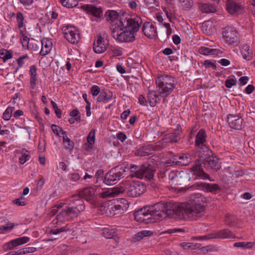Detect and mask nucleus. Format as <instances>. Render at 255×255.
<instances>
[{
  "mask_svg": "<svg viewBox=\"0 0 255 255\" xmlns=\"http://www.w3.org/2000/svg\"><path fill=\"white\" fill-rule=\"evenodd\" d=\"M200 195L197 194L191 201L183 203H166V216L178 220H195L203 216L205 207L201 203Z\"/></svg>",
  "mask_w": 255,
  "mask_h": 255,
  "instance_id": "f257e3e1",
  "label": "nucleus"
},
{
  "mask_svg": "<svg viewBox=\"0 0 255 255\" xmlns=\"http://www.w3.org/2000/svg\"><path fill=\"white\" fill-rule=\"evenodd\" d=\"M139 17L123 18L120 20L114 21L110 26L111 35L116 40L121 42H129L134 40V33L141 24Z\"/></svg>",
  "mask_w": 255,
  "mask_h": 255,
  "instance_id": "f03ea898",
  "label": "nucleus"
},
{
  "mask_svg": "<svg viewBox=\"0 0 255 255\" xmlns=\"http://www.w3.org/2000/svg\"><path fill=\"white\" fill-rule=\"evenodd\" d=\"M64 201H66L67 205H65V208L61 209L57 215L56 218L52 221L50 225L51 226L53 225L58 226L65 221L72 220L85 210V205L84 201L81 199H70Z\"/></svg>",
  "mask_w": 255,
  "mask_h": 255,
  "instance_id": "7ed1b4c3",
  "label": "nucleus"
},
{
  "mask_svg": "<svg viewBox=\"0 0 255 255\" xmlns=\"http://www.w3.org/2000/svg\"><path fill=\"white\" fill-rule=\"evenodd\" d=\"M166 203H159L151 208H144L134 212L135 220L138 222H146L147 220L159 217L162 218L166 215Z\"/></svg>",
  "mask_w": 255,
  "mask_h": 255,
  "instance_id": "20e7f679",
  "label": "nucleus"
},
{
  "mask_svg": "<svg viewBox=\"0 0 255 255\" xmlns=\"http://www.w3.org/2000/svg\"><path fill=\"white\" fill-rule=\"evenodd\" d=\"M155 84L160 95L166 98L169 95L176 84V79L169 75H160L155 79Z\"/></svg>",
  "mask_w": 255,
  "mask_h": 255,
  "instance_id": "39448f33",
  "label": "nucleus"
},
{
  "mask_svg": "<svg viewBox=\"0 0 255 255\" xmlns=\"http://www.w3.org/2000/svg\"><path fill=\"white\" fill-rule=\"evenodd\" d=\"M119 187L123 189L122 193L126 192L131 197L139 196L146 190V186L139 181H127Z\"/></svg>",
  "mask_w": 255,
  "mask_h": 255,
  "instance_id": "423d86ee",
  "label": "nucleus"
},
{
  "mask_svg": "<svg viewBox=\"0 0 255 255\" xmlns=\"http://www.w3.org/2000/svg\"><path fill=\"white\" fill-rule=\"evenodd\" d=\"M64 38L70 43L75 44L78 43L80 38V33L78 29L74 26H64L62 29Z\"/></svg>",
  "mask_w": 255,
  "mask_h": 255,
  "instance_id": "0eeeda50",
  "label": "nucleus"
},
{
  "mask_svg": "<svg viewBox=\"0 0 255 255\" xmlns=\"http://www.w3.org/2000/svg\"><path fill=\"white\" fill-rule=\"evenodd\" d=\"M181 132V127L179 125H178L175 131L164 135L161 140L156 142V146L159 148H164L169 143L177 142L178 141L177 137L179 135Z\"/></svg>",
  "mask_w": 255,
  "mask_h": 255,
  "instance_id": "6e6552de",
  "label": "nucleus"
},
{
  "mask_svg": "<svg viewBox=\"0 0 255 255\" xmlns=\"http://www.w3.org/2000/svg\"><path fill=\"white\" fill-rule=\"evenodd\" d=\"M223 36L229 44L237 45L239 38L238 32L232 27H226L223 29Z\"/></svg>",
  "mask_w": 255,
  "mask_h": 255,
  "instance_id": "1a4fd4ad",
  "label": "nucleus"
},
{
  "mask_svg": "<svg viewBox=\"0 0 255 255\" xmlns=\"http://www.w3.org/2000/svg\"><path fill=\"white\" fill-rule=\"evenodd\" d=\"M96 190L92 187L83 188L79 192V196L91 204H95L96 201Z\"/></svg>",
  "mask_w": 255,
  "mask_h": 255,
  "instance_id": "9d476101",
  "label": "nucleus"
},
{
  "mask_svg": "<svg viewBox=\"0 0 255 255\" xmlns=\"http://www.w3.org/2000/svg\"><path fill=\"white\" fill-rule=\"evenodd\" d=\"M49 225L48 229L47 230V232L49 234L53 235H56L62 232H69L74 231V225L72 224H68L65 226L58 228H53V227H58L59 225ZM61 224L59 225L60 226Z\"/></svg>",
  "mask_w": 255,
  "mask_h": 255,
  "instance_id": "9b49d317",
  "label": "nucleus"
},
{
  "mask_svg": "<svg viewBox=\"0 0 255 255\" xmlns=\"http://www.w3.org/2000/svg\"><path fill=\"white\" fill-rule=\"evenodd\" d=\"M226 9L231 14H239L243 11L242 5L233 0H228L227 1Z\"/></svg>",
  "mask_w": 255,
  "mask_h": 255,
  "instance_id": "f8f14e48",
  "label": "nucleus"
},
{
  "mask_svg": "<svg viewBox=\"0 0 255 255\" xmlns=\"http://www.w3.org/2000/svg\"><path fill=\"white\" fill-rule=\"evenodd\" d=\"M107 49V43L101 36L97 37L93 43V50L96 53H102Z\"/></svg>",
  "mask_w": 255,
  "mask_h": 255,
  "instance_id": "ddd939ff",
  "label": "nucleus"
},
{
  "mask_svg": "<svg viewBox=\"0 0 255 255\" xmlns=\"http://www.w3.org/2000/svg\"><path fill=\"white\" fill-rule=\"evenodd\" d=\"M228 122L231 128L240 129L242 128L243 119L240 114L238 115H229L228 117Z\"/></svg>",
  "mask_w": 255,
  "mask_h": 255,
  "instance_id": "4468645a",
  "label": "nucleus"
},
{
  "mask_svg": "<svg viewBox=\"0 0 255 255\" xmlns=\"http://www.w3.org/2000/svg\"><path fill=\"white\" fill-rule=\"evenodd\" d=\"M29 241V238L27 237H22L16 238L4 245V249L6 250H12L13 248L27 243Z\"/></svg>",
  "mask_w": 255,
  "mask_h": 255,
  "instance_id": "2eb2a0df",
  "label": "nucleus"
},
{
  "mask_svg": "<svg viewBox=\"0 0 255 255\" xmlns=\"http://www.w3.org/2000/svg\"><path fill=\"white\" fill-rule=\"evenodd\" d=\"M142 31L148 38H153L156 35V28L154 25L150 22H145L142 26Z\"/></svg>",
  "mask_w": 255,
  "mask_h": 255,
  "instance_id": "dca6fc26",
  "label": "nucleus"
},
{
  "mask_svg": "<svg viewBox=\"0 0 255 255\" xmlns=\"http://www.w3.org/2000/svg\"><path fill=\"white\" fill-rule=\"evenodd\" d=\"M82 8L87 13H89L95 17H101L103 14V10L100 7H96L92 4H85Z\"/></svg>",
  "mask_w": 255,
  "mask_h": 255,
  "instance_id": "f3484780",
  "label": "nucleus"
},
{
  "mask_svg": "<svg viewBox=\"0 0 255 255\" xmlns=\"http://www.w3.org/2000/svg\"><path fill=\"white\" fill-rule=\"evenodd\" d=\"M206 138L207 135L205 130L203 129H200L196 136L195 141V146L200 148H203L205 146Z\"/></svg>",
  "mask_w": 255,
  "mask_h": 255,
  "instance_id": "a211bd4d",
  "label": "nucleus"
},
{
  "mask_svg": "<svg viewBox=\"0 0 255 255\" xmlns=\"http://www.w3.org/2000/svg\"><path fill=\"white\" fill-rule=\"evenodd\" d=\"M235 235L229 230L223 229L211 233V238L216 239H233Z\"/></svg>",
  "mask_w": 255,
  "mask_h": 255,
  "instance_id": "6ab92c4d",
  "label": "nucleus"
},
{
  "mask_svg": "<svg viewBox=\"0 0 255 255\" xmlns=\"http://www.w3.org/2000/svg\"><path fill=\"white\" fill-rule=\"evenodd\" d=\"M122 188L116 187L111 189H108L99 194V196L103 198L107 197H115L122 193Z\"/></svg>",
  "mask_w": 255,
  "mask_h": 255,
  "instance_id": "aec40b11",
  "label": "nucleus"
},
{
  "mask_svg": "<svg viewBox=\"0 0 255 255\" xmlns=\"http://www.w3.org/2000/svg\"><path fill=\"white\" fill-rule=\"evenodd\" d=\"M196 186L200 189L206 192H210L216 193L217 191L219 190L220 187L217 184H209L205 182H202L196 184Z\"/></svg>",
  "mask_w": 255,
  "mask_h": 255,
  "instance_id": "412c9836",
  "label": "nucleus"
},
{
  "mask_svg": "<svg viewBox=\"0 0 255 255\" xmlns=\"http://www.w3.org/2000/svg\"><path fill=\"white\" fill-rule=\"evenodd\" d=\"M191 170L193 172L194 175H196L198 177L203 179H209L211 181L214 180L210 179L209 174L206 173L203 170L201 165L199 164H195L191 168Z\"/></svg>",
  "mask_w": 255,
  "mask_h": 255,
  "instance_id": "4be33fe9",
  "label": "nucleus"
},
{
  "mask_svg": "<svg viewBox=\"0 0 255 255\" xmlns=\"http://www.w3.org/2000/svg\"><path fill=\"white\" fill-rule=\"evenodd\" d=\"M113 94L112 91L109 89H103L101 91L100 95L98 97L97 100L99 102L107 103L109 102L113 98Z\"/></svg>",
  "mask_w": 255,
  "mask_h": 255,
  "instance_id": "5701e85b",
  "label": "nucleus"
},
{
  "mask_svg": "<svg viewBox=\"0 0 255 255\" xmlns=\"http://www.w3.org/2000/svg\"><path fill=\"white\" fill-rule=\"evenodd\" d=\"M191 158L188 154H183L182 155H175L173 157L172 162L175 163L181 166H186L188 165L190 162Z\"/></svg>",
  "mask_w": 255,
  "mask_h": 255,
  "instance_id": "b1692460",
  "label": "nucleus"
},
{
  "mask_svg": "<svg viewBox=\"0 0 255 255\" xmlns=\"http://www.w3.org/2000/svg\"><path fill=\"white\" fill-rule=\"evenodd\" d=\"M155 170L153 168L152 166L150 165H141V170L140 173L141 175V178L145 177L148 179H152Z\"/></svg>",
  "mask_w": 255,
  "mask_h": 255,
  "instance_id": "393cba45",
  "label": "nucleus"
},
{
  "mask_svg": "<svg viewBox=\"0 0 255 255\" xmlns=\"http://www.w3.org/2000/svg\"><path fill=\"white\" fill-rule=\"evenodd\" d=\"M41 43L42 48L40 54L42 56H45L50 52L52 47V43L50 39L45 38L41 40Z\"/></svg>",
  "mask_w": 255,
  "mask_h": 255,
  "instance_id": "a878e982",
  "label": "nucleus"
},
{
  "mask_svg": "<svg viewBox=\"0 0 255 255\" xmlns=\"http://www.w3.org/2000/svg\"><path fill=\"white\" fill-rule=\"evenodd\" d=\"M161 97L160 92L157 93L155 91H149L147 94V100L151 107H154L156 103L159 102Z\"/></svg>",
  "mask_w": 255,
  "mask_h": 255,
  "instance_id": "bb28decb",
  "label": "nucleus"
},
{
  "mask_svg": "<svg viewBox=\"0 0 255 255\" xmlns=\"http://www.w3.org/2000/svg\"><path fill=\"white\" fill-rule=\"evenodd\" d=\"M198 51L199 53L204 55H219L222 53L220 49L209 48L204 46L200 47Z\"/></svg>",
  "mask_w": 255,
  "mask_h": 255,
  "instance_id": "cd10ccee",
  "label": "nucleus"
},
{
  "mask_svg": "<svg viewBox=\"0 0 255 255\" xmlns=\"http://www.w3.org/2000/svg\"><path fill=\"white\" fill-rule=\"evenodd\" d=\"M118 179L117 173L113 171H110L105 175L104 182L108 185H114L117 183Z\"/></svg>",
  "mask_w": 255,
  "mask_h": 255,
  "instance_id": "c85d7f7f",
  "label": "nucleus"
},
{
  "mask_svg": "<svg viewBox=\"0 0 255 255\" xmlns=\"http://www.w3.org/2000/svg\"><path fill=\"white\" fill-rule=\"evenodd\" d=\"M241 52L243 58L245 60L249 61L252 59L253 51L249 45L247 44L243 45L242 47Z\"/></svg>",
  "mask_w": 255,
  "mask_h": 255,
  "instance_id": "c756f323",
  "label": "nucleus"
},
{
  "mask_svg": "<svg viewBox=\"0 0 255 255\" xmlns=\"http://www.w3.org/2000/svg\"><path fill=\"white\" fill-rule=\"evenodd\" d=\"M63 135V144L64 145V148L69 150V151H72L74 146V143L73 141H72L67 135L66 131H62Z\"/></svg>",
  "mask_w": 255,
  "mask_h": 255,
  "instance_id": "7c9ffc66",
  "label": "nucleus"
},
{
  "mask_svg": "<svg viewBox=\"0 0 255 255\" xmlns=\"http://www.w3.org/2000/svg\"><path fill=\"white\" fill-rule=\"evenodd\" d=\"M16 153L21 154V156L19 158V162L21 164H24L26 161L29 160L30 155H29V151L25 149H22L20 150H17Z\"/></svg>",
  "mask_w": 255,
  "mask_h": 255,
  "instance_id": "2f4dec72",
  "label": "nucleus"
},
{
  "mask_svg": "<svg viewBox=\"0 0 255 255\" xmlns=\"http://www.w3.org/2000/svg\"><path fill=\"white\" fill-rule=\"evenodd\" d=\"M119 16L118 13L115 10H109L105 13V17L106 19L108 21H111V25L113 23L114 21L120 20L122 18L120 19H118ZM123 17H122L123 18Z\"/></svg>",
  "mask_w": 255,
  "mask_h": 255,
  "instance_id": "473e14b6",
  "label": "nucleus"
},
{
  "mask_svg": "<svg viewBox=\"0 0 255 255\" xmlns=\"http://www.w3.org/2000/svg\"><path fill=\"white\" fill-rule=\"evenodd\" d=\"M66 205V201H60L56 204L55 206L52 207L50 212V215H54L57 212L59 213L61 209L65 208V205Z\"/></svg>",
  "mask_w": 255,
  "mask_h": 255,
  "instance_id": "72a5a7b5",
  "label": "nucleus"
},
{
  "mask_svg": "<svg viewBox=\"0 0 255 255\" xmlns=\"http://www.w3.org/2000/svg\"><path fill=\"white\" fill-rule=\"evenodd\" d=\"M95 129H92L88 134L87 136V142L88 144L86 145V148L87 150L92 149L93 148V146L95 143Z\"/></svg>",
  "mask_w": 255,
  "mask_h": 255,
  "instance_id": "f704fd0d",
  "label": "nucleus"
},
{
  "mask_svg": "<svg viewBox=\"0 0 255 255\" xmlns=\"http://www.w3.org/2000/svg\"><path fill=\"white\" fill-rule=\"evenodd\" d=\"M152 235L153 233L152 231L149 230H143L135 234L134 236L133 240L135 242L139 241L144 237H149Z\"/></svg>",
  "mask_w": 255,
  "mask_h": 255,
  "instance_id": "c9c22d12",
  "label": "nucleus"
},
{
  "mask_svg": "<svg viewBox=\"0 0 255 255\" xmlns=\"http://www.w3.org/2000/svg\"><path fill=\"white\" fill-rule=\"evenodd\" d=\"M141 170V166L138 167L135 165H131L130 167V175L131 177H135L137 178H141V175H142L140 172Z\"/></svg>",
  "mask_w": 255,
  "mask_h": 255,
  "instance_id": "e433bc0d",
  "label": "nucleus"
},
{
  "mask_svg": "<svg viewBox=\"0 0 255 255\" xmlns=\"http://www.w3.org/2000/svg\"><path fill=\"white\" fill-rule=\"evenodd\" d=\"M180 246L184 250H195L200 248L201 245L198 243L195 244L190 242H182L180 243Z\"/></svg>",
  "mask_w": 255,
  "mask_h": 255,
  "instance_id": "4c0bfd02",
  "label": "nucleus"
},
{
  "mask_svg": "<svg viewBox=\"0 0 255 255\" xmlns=\"http://www.w3.org/2000/svg\"><path fill=\"white\" fill-rule=\"evenodd\" d=\"M198 7L201 11L203 12L209 13L213 12L215 10V8L212 5L204 3H198Z\"/></svg>",
  "mask_w": 255,
  "mask_h": 255,
  "instance_id": "58836bf2",
  "label": "nucleus"
},
{
  "mask_svg": "<svg viewBox=\"0 0 255 255\" xmlns=\"http://www.w3.org/2000/svg\"><path fill=\"white\" fill-rule=\"evenodd\" d=\"M20 40L22 44V47L26 49L28 47L29 44V38L25 35V32L21 30H20Z\"/></svg>",
  "mask_w": 255,
  "mask_h": 255,
  "instance_id": "ea45409f",
  "label": "nucleus"
},
{
  "mask_svg": "<svg viewBox=\"0 0 255 255\" xmlns=\"http://www.w3.org/2000/svg\"><path fill=\"white\" fill-rule=\"evenodd\" d=\"M255 243L254 242H237L234 244V247L245 249H252Z\"/></svg>",
  "mask_w": 255,
  "mask_h": 255,
  "instance_id": "a19ab883",
  "label": "nucleus"
},
{
  "mask_svg": "<svg viewBox=\"0 0 255 255\" xmlns=\"http://www.w3.org/2000/svg\"><path fill=\"white\" fill-rule=\"evenodd\" d=\"M61 4L66 7H73L76 6L78 2L77 0H59Z\"/></svg>",
  "mask_w": 255,
  "mask_h": 255,
  "instance_id": "79ce46f5",
  "label": "nucleus"
},
{
  "mask_svg": "<svg viewBox=\"0 0 255 255\" xmlns=\"http://www.w3.org/2000/svg\"><path fill=\"white\" fill-rule=\"evenodd\" d=\"M12 57V54L11 52L4 49H0V58L3 59L4 62L11 59Z\"/></svg>",
  "mask_w": 255,
  "mask_h": 255,
  "instance_id": "37998d69",
  "label": "nucleus"
},
{
  "mask_svg": "<svg viewBox=\"0 0 255 255\" xmlns=\"http://www.w3.org/2000/svg\"><path fill=\"white\" fill-rule=\"evenodd\" d=\"M207 161L209 166L215 171H217L221 168L220 164L214 158H210Z\"/></svg>",
  "mask_w": 255,
  "mask_h": 255,
  "instance_id": "c03bdc74",
  "label": "nucleus"
},
{
  "mask_svg": "<svg viewBox=\"0 0 255 255\" xmlns=\"http://www.w3.org/2000/svg\"><path fill=\"white\" fill-rule=\"evenodd\" d=\"M116 232L114 230L105 228L103 229L102 234L104 237L107 239H111L115 235Z\"/></svg>",
  "mask_w": 255,
  "mask_h": 255,
  "instance_id": "a18cd8bd",
  "label": "nucleus"
},
{
  "mask_svg": "<svg viewBox=\"0 0 255 255\" xmlns=\"http://www.w3.org/2000/svg\"><path fill=\"white\" fill-rule=\"evenodd\" d=\"M110 50L113 56H120L123 54V49L118 46H112Z\"/></svg>",
  "mask_w": 255,
  "mask_h": 255,
  "instance_id": "49530a36",
  "label": "nucleus"
},
{
  "mask_svg": "<svg viewBox=\"0 0 255 255\" xmlns=\"http://www.w3.org/2000/svg\"><path fill=\"white\" fill-rule=\"evenodd\" d=\"M14 110V108L12 107H8L7 108L3 114V119L5 121H8L12 115V112Z\"/></svg>",
  "mask_w": 255,
  "mask_h": 255,
  "instance_id": "de8ad7c7",
  "label": "nucleus"
},
{
  "mask_svg": "<svg viewBox=\"0 0 255 255\" xmlns=\"http://www.w3.org/2000/svg\"><path fill=\"white\" fill-rule=\"evenodd\" d=\"M24 17L21 12L16 13V22L17 26L19 28H22L24 26Z\"/></svg>",
  "mask_w": 255,
  "mask_h": 255,
  "instance_id": "09e8293b",
  "label": "nucleus"
},
{
  "mask_svg": "<svg viewBox=\"0 0 255 255\" xmlns=\"http://www.w3.org/2000/svg\"><path fill=\"white\" fill-rule=\"evenodd\" d=\"M14 227V224L12 223H7L4 225L0 227V231L2 233H5L10 231Z\"/></svg>",
  "mask_w": 255,
  "mask_h": 255,
  "instance_id": "8fccbe9b",
  "label": "nucleus"
},
{
  "mask_svg": "<svg viewBox=\"0 0 255 255\" xmlns=\"http://www.w3.org/2000/svg\"><path fill=\"white\" fill-rule=\"evenodd\" d=\"M182 6L185 9H189L193 4L192 0H179Z\"/></svg>",
  "mask_w": 255,
  "mask_h": 255,
  "instance_id": "3c124183",
  "label": "nucleus"
},
{
  "mask_svg": "<svg viewBox=\"0 0 255 255\" xmlns=\"http://www.w3.org/2000/svg\"><path fill=\"white\" fill-rule=\"evenodd\" d=\"M118 206L119 207L120 209L122 210H126L128 208V202L125 199H121L120 201Z\"/></svg>",
  "mask_w": 255,
  "mask_h": 255,
  "instance_id": "603ef678",
  "label": "nucleus"
},
{
  "mask_svg": "<svg viewBox=\"0 0 255 255\" xmlns=\"http://www.w3.org/2000/svg\"><path fill=\"white\" fill-rule=\"evenodd\" d=\"M29 59L28 55L25 54L19 57L17 59V62L18 64L19 67H21L24 64L25 61Z\"/></svg>",
  "mask_w": 255,
  "mask_h": 255,
  "instance_id": "864d4df0",
  "label": "nucleus"
},
{
  "mask_svg": "<svg viewBox=\"0 0 255 255\" xmlns=\"http://www.w3.org/2000/svg\"><path fill=\"white\" fill-rule=\"evenodd\" d=\"M100 87L97 85H94L91 88V93L93 97H96L101 93Z\"/></svg>",
  "mask_w": 255,
  "mask_h": 255,
  "instance_id": "5fc2aeb1",
  "label": "nucleus"
},
{
  "mask_svg": "<svg viewBox=\"0 0 255 255\" xmlns=\"http://www.w3.org/2000/svg\"><path fill=\"white\" fill-rule=\"evenodd\" d=\"M51 128L53 132L58 136H60V132L62 134V131H64L60 127L54 124L51 126Z\"/></svg>",
  "mask_w": 255,
  "mask_h": 255,
  "instance_id": "6e6d98bb",
  "label": "nucleus"
},
{
  "mask_svg": "<svg viewBox=\"0 0 255 255\" xmlns=\"http://www.w3.org/2000/svg\"><path fill=\"white\" fill-rule=\"evenodd\" d=\"M236 80L235 79H227L225 81V86L228 88H231L233 86L236 84Z\"/></svg>",
  "mask_w": 255,
  "mask_h": 255,
  "instance_id": "4d7b16f0",
  "label": "nucleus"
},
{
  "mask_svg": "<svg viewBox=\"0 0 255 255\" xmlns=\"http://www.w3.org/2000/svg\"><path fill=\"white\" fill-rule=\"evenodd\" d=\"M37 42V41H36L34 40H32L30 42L29 44L28 45V47H27L26 49L32 50L33 51L37 50L38 49V46L36 44Z\"/></svg>",
  "mask_w": 255,
  "mask_h": 255,
  "instance_id": "13d9d810",
  "label": "nucleus"
},
{
  "mask_svg": "<svg viewBox=\"0 0 255 255\" xmlns=\"http://www.w3.org/2000/svg\"><path fill=\"white\" fill-rule=\"evenodd\" d=\"M37 80V76L30 77V85L32 89H34L35 88Z\"/></svg>",
  "mask_w": 255,
  "mask_h": 255,
  "instance_id": "bf43d9fd",
  "label": "nucleus"
},
{
  "mask_svg": "<svg viewBox=\"0 0 255 255\" xmlns=\"http://www.w3.org/2000/svg\"><path fill=\"white\" fill-rule=\"evenodd\" d=\"M29 75L30 77L37 76V69L35 65H32L31 66H30L29 69Z\"/></svg>",
  "mask_w": 255,
  "mask_h": 255,
  "instance_id": "052dcab7",
  "label": "nucleus"
},
{
  "mask_svg": "<svg viewBox=\"0 0 255 255\" xmlns=\"http://www.w3.org/2000/svg\"><path fill=\"white\" fill-rule=\"evenodd\" d=\"M13 203L18 206H24L26 204V202L23 198H20L14 200Z\"/></svg>",
  "mask_w": 255,
  "mask_h": 255,
  "instance_id": "680f3d73",
  "label": "nucleus"
},
{
  "mask_svg": "<svg viewBox=\"0 0 255 255\" xmlns=\"http://www.w3.org/2000/svg\"><path fill=\"white\" fill-rule=\"evenodd\" d=\"M166 232L167 233L172 234L177 233L184 232V230L180 228H175L168 230Z\"/></svg>",
  "mask_w": 255,
  "mask_h": 255,
  "instance_id": "e2e57ef3",
  "label": "nucleus"
},
{
  "mask_svg": "<svg viewBox=\"0 0 255 255\" xmlns=\"http://www.w3.org/2000/svg\"><path fill=\"white\" fill-rule=\"evenodd\" d=\"M138 103L141 106H145L146 105L147 101L143 95H141L139 96Z\"/></svg>",
  "mask_w": 255,
  "mask_h": 255,
  "instance_id": "0e129e2a",
  "label": "nucleus"
},
{
  "mask_svg": "<svg viewBox=\"0 0 255 255\" xmlns=\"http://www.w3.org/2000/svg\"><path fill=\"white\" fill-rule=\"evenodd\" d=\"M36 251V249L33 247H27L23 248V252L24 254L27 253H31L35 252Z\"/></svg>",
  "mask_w": 255,
  "mask_h": 255,
  "instance_id": "69168bd1",
  "label": "nucleus"
},
{
  "mask_svg": "<svg viewBox=\"0 0 255 255\" xmlns=\"http://www.w3.org/2000/svg\"><path fill=\"white\" fill-rule=\"evenodd\" d=\"M117 138L121 141L124 142L127 138V136L123 132H120L117 134Z\"/></svg>",
  "mask_w": 255,
  "mask_h": 255,
  "instance_id": "338daca9",
  "label": "nucleus"
},
{
  "mask_svg": "<svg viewBox=\"0 0 255 255\" xmlns=\"http://www.w3.org/2000/svg\"><path fill=\"white\" fill-rule=\"evenodd\" d=\"M254 86L252 85H249L246 88L245 91L247 94H250L254 90Z\"/></svg>",
  "mask_w": 255,
  "mask_h": 255,
  "instance_id": "774afa93",
  "label": "nucleus"
}]
</instances>
